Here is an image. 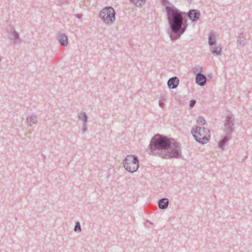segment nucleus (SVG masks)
<instances>
[{"mask_svg":"<svg viewBox=\"0 0 252 252\" xmlns=\"http://www.w3.org/2000/svg\"><path fill=\"white\" fill-rule=\"evenodd\" d=\"M165 10L171 30L170 37L172 40L174 41L179 38L187 28L185 12L180 11L173 4L166 5Z\"/></svg>","mask_w":252,"mask_h":252,"instance_id":"obj_1","label":"nucleus"},{"mask_svg":"<svg viewBox=\"0 0 252 252\" xmlns=\"http://www.w3.org/2000/svg\"><path fill=\"white\" fill-rule=\"evenodd\" d=\"M171 140L174 141V139L160 134H156L151 139L149 144V154L162 158L163 154L168 150Z\"/></svg>","mask_w":252,"mask_h":252,"instance_id":"obj_2","label":"nucleus"},{"mask_svg":"<svg viewBox=\"0 0 252 252\" xmlns=\"http://www.w3.org/2000/svg\"><path fill=\"white\" fill-rule=\"evenodd\" d=\"M234 118L232 115H228L226 116L223 129L224 135L218 143L219 147L222 150H224V145L231 138L232 134L234 130Z\"/></svg>","mask_w":252,"mask_h":252,"instance_id":"obj_3","label":"nucleus"},{"mask_svg":"<svg viewBox=\"0 0 252 252\" xmlns=\"http://www.w3.org/2000/svg\"><path fill=\"white\" fill-rule=\"evenodd\" d=\"M191 133L197 142L202 144L208 143L210 138V130L201 126H193L191 128Z\"/></svg>","mask_w":252,"mask_h":252,"instance_id":"obj_4","label":"nucleus"},{"mask_svg":"<svg viewBox=\"0 0 252 252\" xmlns=\"http://www.w3.org/2000/svg\"><path fill=\"white\" fill-rule=\"evenodd\" d=\"M168 149H169L170 152L167 150L163 154V158L165 159L179 158L182 157L181 148L180 143L174 141V140H171Z\"/></svg>","mask_w":252,"mask_h":252,"instance_id":"obj_5","label":"nucleus"},{"mask_svg":"<svg viewBox=\"0 0 252 252\" xmlns=\"http://www.w3.org/2000/svg\"><path fill=\"white\" fill-rule=\"evenodd\" d=\"M115 14L112 7L106 6L100 11L99 17L105 24H112L115 20Z\"/></svg>","mask_w":252,"mask_h":252,"instance_id":"obj_6","label":"nucleus"},{"mask_svg":"<svg viewBox=\"0 0 252 252\" xmlns=\"http://www.w3.org/2000/svg\"><path fill=\"white\" fill-rule=\"evenodd\" d=\"M123 164L125 168L129 169L130 170V165L133 164L134 166L131 168L134 170H137L139 167V162L138 158L136 156L128 155L123 161Z\"/></svg>","mask_w":252,"mask_h":252,"instance_id":"obj_7","label":"nucleus"},{"mask_svg":"<svg viewBox=\"0 0 252 252\" xmlns=\"http://www.w3.org/2000/svg\"><path fill=\"white\" fill-rule=\"evenodd\" d=\"M185 15L186 17L188 16L192 22H195L199 19L200 12L197 9H191L187 13L185 12Z\"/></svg>","mask_w":252,"mask_h":252,"instance_id":"obj_8","label":"nucleus"},{"mask_svg":"<svg viewBox=\"0 0 252 252\" xmlns=\"http://www.w3.org/2000/svg\"><path fill=\"white\" fill-rule=\"evenodd\" d=\"M202 70V68L200 67L199 72L197 73L195 76V82L200 86H204L207 82L206 77L204 74L201 73Z\"/></svg>","mask_w":252,"mask_h":252,"instance_id":"obj_9","label":"nucleus"},{"mask_svg":"<svg viewBox=\"0 0 252 252\" xmlns=\"http://www.w3.org/2000/svg\"><path fill=\"white\" fill-rule=\"evenodd\" d=\"M57 39L61 45L65 47L68 45V38L65 34L61 32H59Z\"/></svg>","mask_w":252,"mask_h":252,"instance_id":"obj_10","label":"nucleus"},{"mask_svg":"<svg viewBox=\"0 0 252 252\" xmlns=\"http://www.w3.org/2000/svg\"><path fill=\"white\" fill-rule=\"evenodd\" d=\"M179 83V80L176 76L170 78L167 81V85L169 89H176Z\"/></svg>","mask_w":252,"mask_h":252,"instance_id":"obj_11","label":"nucleus"},{"mask_svg":"<svg viewBox=\"0 0 252 252\" xmlns=\"http://www.w3.org/2000/svg\"><path fill=\"white\" fill-rule=\"evenodd\" d=\"M169 205V200L167 198H162L158 201V206L160 209L164 210L166 209Z\"/></svg>","mask_w":252,"mask_h":252,"instance_id":"obj_12","label":"nucleus"},{"mask_svg":"<svg viewBox=\"0 0 252 252\" xmlns=\"http://www.w3.org/2000/svg\"><path fill=\"white\" fill-rule=\"evenodd\" d=\"M28 125L32 126L33 124H36L37 123V118L36 115L32 114V115H29L27 117L26 119Z\"/></svg>","mask_w":252,"mask_h":252,"instance_id":"obj_13","label":"nucleus"},{"mask_svg":"<svg viewBox=\"0 0 252 252\" xmlns=\"http://www.w3.org/2000/svg\"><path fill=\"white\" fill-rule=\"evenodd\" d=\"M245 34L244 32H241L238 33L237 38V43L240 46L243 47L246 44V38L244 36H242Z\"/></svg>","mask_w":252,"mask_h":252,"instance_id":"obj_14","label":"nucleus"},{"mask_svg":"<svg viewBox=\"0 0 252 252\" xmlns=\"http://www.w3.org/2000/svg\"><path fill=\"white\" fill-rule=\"evenodd\" d=\"M11 35L13 36L15 41L13 42L14 43L16 44L18 42H21V39L20 38L19 33L14 30L12 29L11 31Z\"/></svg>","mask_w":252,"mask_h":252,"instance_id":"obj_15","label":"nucleus"},{"mask_svg":"<svg viewBox=\"0 0 252 252\" xmlns=\"http://www.w3.org/2000/svg\"><path fill=\"white\" fill-rule=\"evenodd\" d=\"M216 43V35L214 33H211L208 37L209 45L212 46Z\"/></svg>","mask_w":252,"mask_h":252,"instance_id":"obj_16","label":"nucleus"},{"mask_svg":"<svg viewBox=\"0 0 252 252\" xmlns=\"http://www.w3.org/2000/svg\"><path fill=\"white\" fill-rule=\"evenodd\" d=\"M222 48L220 46H213L211 49V52L214 56H218L221 53Z\"/></svg>","mask_w":252,"mask_h":252,"instance_id":"obj_17","label":"nucleus"},{"mask_svg":"<svg viewBox=\"0 0 252 252\" xmlns=\"http://www.w3.org/2000/svg\"><path fill=\"white\" fill-rule=\"evenodd\" d=\"M79 120L82 121L83 123L84 122H87L88 121V116L87 115V114L85 112H80L78 114L77 116Z\"/></svg>","mask_w":252,"mask_h":252,"instance_id":"obj_18","label":"nucleus"},{"mask_svg":"<svg viewBox=\"0 0 252 252\" xmlns=\"http://www.w3.org/2000/svg\"><path fill=\"white\" fill-rule=\"evenodd\" d=\"M136 6H140L144 4L146 0H130Z\"/></svg>","mask_w":252,"mask_h":252,"instance_id":"obj_19","label":"nucleus"},{"mask_svg":"<svg viewBox=\"0 0 252 252\" xmlns=\"http://www.w3.org/2000/svg\"><path fill=\"white\" fill-rule=\"evenodd\" d=\"M197 123L200 126H203L206 124V121L203 117L199 116L197 118Z\"/></svg>","mask_w":252,"mask_h":252,"instance_id":"obj_20","label":"nucleus"},{"mask_svg":"<svg viewBox=\"0 0 252 252\" xmlns=\"http://www.w3.org/2000/svg\"><path fill=\"white\" fill-rule=\"evenodd\" d=\"M81 227L80 223L79 221H76L75 226L74 227V230L75 232H81Z\"/></svg>","mask_w":252,"mask_h":252,"instance_id":"obj_21","label":"nucleus"},{"mask_svg":"<svg viewBox=\"0 0 252 252\" xmlns=\"http://www.w3.org/2000/svg\"><path fill=\"white\" fill-rule=\"evenodd\" d=\"M88 127H87V122H84L83 123V127L82 129V130L83 132H86L87 130Z\"/></svg>","mask_w":252,"mask_h":252,"instance_id":"obj_22","label":"nucleus"},{"mask_svg":"<svg viewBox=\"0 0 252 252\" xmlns=\"http://www.w3.org/2000/svg\"><path fill=\"white\" fill-rule=\"evenodd\" d=\"M161 2L163 5H166V4H168V5H170V4H173L170 3L168 0H161Z\"/></svg>","mask_w":252,"mask_h":252,"instance_id":"obj_23","label":"nucleus"},{"mask_svg":"<svg viewBox=\"0 0 252 252\" xmlns=\"http://www.w3.org/2000/svg\"><path fill=\"white\" fill-rule=\"evenodd\" d=\"M195 103H196V100H194V99L191 100L189 101V107L190 108H192L194 106Z\"/></svg>","mask_w":252,"mask_h":252,"instance_id":"obj_24","label":"nucleus"},{"mask_svg":"<svg viewBox=\"0 0 252 252\" xmlns=\"http://www.w3.org/2000/svg\"><path fill=\"white\" fill-rule=\"evenodd\" d=\"M132 166H134V165H133V164H131V165H130V169H131V170H129V169H127V168H125V169H126V171H127L128 172H130V173H134V172H136V171L137 170H134V169L133 170V169H132L131 168H132Z\"/></svg>","mask_w":252,"mask_h":252,"instance_id":"obj_25","label":"nucleus"},{"mask_svg":"<svg viewBox=\"0 0 252 252\" xmlns=\"http://www.w3.org/2000/svg\"><path fill=\"white\" fill-rule=\"evenodd\" d=\"M57 2L58 5H61L66 3L67 0H58Z\"/></svg>","mask_w":252,"mask_h":252,"instance_id":"obj_26","label":"nucleus"},{"mask_svg":"<svg viewBox=\"0 0 252 252\" xmlns=\"http://www.w3.org/2000/svg\"><path fill=\"white\" fill-rule=\"evenodd\" d=\"M158 104H159V106L161 107L162 108H163L164 106V103L163 101H162V100H159V102H158Z\"/></svg>","mask_w":252,"mask_h":252,"instance_id":"obj_27","label":"nucleus"},{"mask_svg":"<svg viewBox=\"0 0 252 252\" xmlns=\"http://www.w3.org/2000/svg\"><path fill=\"white\" fill-rule=\"evenodd\" d=\"M75 16L79 19H81L83 16L82 14H77Z\"/></svg>","mask_w":252,"mask_h":252,"instance_id":"obj_28","label":"nucleus"},{"mask_svg":"<svg viewBox=\"0 0 252 252\" xmlns=\"http://www.w3.org/2000/svg\"><path fill=\"white\" fill-rule=\"evenodd\" d=\"M198 71V69L197 67H194L192 68V71L194 73H197Z\"/></svg>","mask_w":252,"mask_h":252,"instance_id":"obj_29","label":"nucleus"},{"mask_svg":"<svg viewBox=\"0 0 252 252\" xmlns=\"http://www.w3.org/2000/svg\"><path fill=\"white\" fill-rule=\"evenodd\" d=\"M159 100H162V101H163L165 100V98L164 96H161Z\"/></svg>","mask_w":252,"mask_h":252,"instance_id":"obj_30","label":"nucleus"},{"mask_svg":"<svg viewBox=\"0 0 252 252\" xmlns=\"http://www.w3.org/2000/svg\"><path fill=\"white\" fill-rule=\"evenodd\" d=\"M147 222L150 223V224H152V223L151 221H149L148 220H147Z\"/></svg>","mask_w":252,"mask_h":252,"instance_id":"obj_31","label":"nucleus"},{"mask_svg":"<svg viewBox=\"0 0 252 252\" xmlns=\"http://www.w3.org/2000/svg\"><path fill=\"white\" fill-rule=\"evenodd\" d=\"M1 59H2V57H0V62H1Z\"/></svg>","mask_w":252,"mask_h":252,"instance_id":"obj_32","label":"nucleus"}]
</instances>
